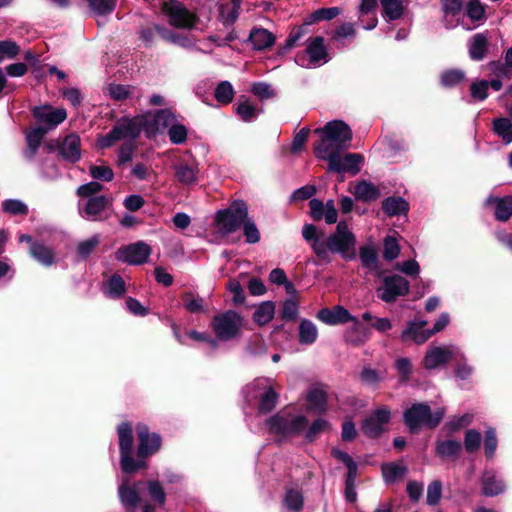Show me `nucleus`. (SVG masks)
<instances>
[{
	"mask_svg": "<svg viewBox=\"0 0 512 512\" xmlns=\"http://www.w3.org/2000/svg\"><path fill=\"white\" fill-rule=\"evenodd\" d=\"M156 30L159 33V36L167 42L176 44L178 46L184 48H192L194 47L193 42L186 35H182L171 30H168L166 27L162 25H157Z\"/></svg>",
	"mask_w": 512,
	"mask_h": 512,
	"instance_id": "2f4dec72",
	"label": "nucleus"
},
{
	"mask_svg": "<svg viewBox=\"0 0 512 512\" xmlns=\"http://www.w3.org/2000/svg\"><path fill=\"white\" fill-rule=\"evenodd\" d=\"M60 154L66 161L78 162L81 159L80 137L75 133L67 135L60 146Z\"/></svg>",
	"mask_w": 512,
	"mask_h": 512,
	"instance_id": "b1692460",
	"label": "nucleus"
},
{
	"mask_svg": "<svg viewBox=\"0 0 512 512\" xmlns=\"http://www.w3.org/2000/svg\"><path fill=\"white\" fill-rule=\"evenodd\" d=\"M168 137L175 145L183 144L187 140V128L178 122H174L168 128Z\"/></svg>",
	"mask_w": 512,
	"mask_h": 512,
	"instance_id": "864d4df0",
	"label": "nucleus"
},
{
	"mask_svg": "<svg viewBox=\"0 0 512 512\" xmlns=\"http://www.w3.org/2000/svg\"><path fill=\"white\" fill-rule=\"evenodd\" d=\"M483 493L487 496H496L505 489L504 482L497 478L494 471H485L482 476Z\"/></svg>",
	"mask_w": 512,
	"mask_h": 512,
	"instance_id": "c756f323",
	"label": "nucleus"
},
{
	"mask_svg": "<svg viewBox=\"0 0 512 512\" xmlns=\"http://www.w3.org/2000/svg\"><path fill=\"white\" fill-rule=\"evenodd\" d=\"M234 88L229 81H221L215 88L214 97L215 99L223 104L227 105L232 102L234 98Z\"/></svg>",
	"mask_w": 512,
	"mask_h": 512,
	"instance_id": "de8ad7c7",
	"label": "nucleus"
},
{
	"mask_svg": "<svg viewBox=\"0 0 512 512\" xmlns=\"http://www.w3.org/2000/svg\"><path fill=\"white\" fill-rule=\"evenodd\" d=\"M275 314V304L272 301L261 303L253 314L254 321L259 325L269 323Z\"/></svg>",
	"mask_w": 512,
	"mask_h": 512,
	"instance_id": "79ce46f5",
	"label": "nucleus"
},
{
	"mask_svg": "<svg viewBox=\"0 0 512 512\" xmlns=\"http://www.w3.org/2000/svg\"><path fill=\"white\" fill-rule=\"evenodd\" d=\"M162 12L167 16L168 23L175 28L190 30L198 22V17L195 13L188 10L181 2L175 0L163 2Z\"/></svg>",
	"mask_w": 512,
	"mask_h": 512,
	"instance_id": "1a4fd4ad",
	"label": "nucleus"
},
{
	"mask_svg": "<svg viewBox=\"0 0 512 512\" xmlns=\"http://www.w3.org/2000/svg\"><path fill=\"white\" fill-rule=\"evenodd\" d=\"M489 45L487 32L476 33L468 41V53L472 60L481 61L485 58Z\"/></svg>",
	"mask_w": 512,
	"mask_h": 512,
	"instance_id": "393cba45",
	"label": "nucleus"
},
{
	"mask_svg": "<svg viewBox=\"0 0 512 512\" xmlns=\"http://www.w3.org/2000/svg\"><path fill=\"white\" fill-rule=\"evenodd\" d=\"M461 443L457 440H443L436 444V453L442 458L456 457L461 450Z\"/></svg>",
	"mask_w": 512,
	"mask_h": 512,
	"instance_id": "37998d69",
	"label": "nucleus"
},
{
	"mask_svg": "<svg viewBox=\"0 0 512 512\" xmlns=\"http://www.w3.org/2000/svg\"><path fill=\"white\" fill-rule=\"evenodd\" d=\"M407 2L404 0H380L384 17L391 21L400 19L404 14Z\"/></svg>",
	"mask_w": 512,
	"mask_h": 512,
	"instance_id": "473e14b6",
	"label": "nucleus"
},
{
	"mask_svg": "<svg viewBox=\"0 0 512 512\" xmlns=\"http://www.w3.org/2000/svg\"><path fill=\"white\" fill-rule=\"evenodd\" d=\"M236 114L245 122L255 120L260 114V110L256 105L251 104L248 100L239 101L235 106Z\"/></svg>",
	"mask_w": 512,
	"mask_h": 512,
	"instance_id": "a18cd8bd",
	"label": "nucleus"
},
{
	"mask_svg": "<svg viewBox=\"0 0 512 512\" xmlns=\"http://www.w3.org/2000/svg\"><path fill=\"white\" fill-rule=\"evenodd\" d=\"M45 134L46 130L43 127L33 128L26 134L27 148L24 151V157L27 160L34 158Z\"/></svg>",
	"mask_w": 512,
	"mask_h": 512,
	"instance_id": "cd10ccee",
	"label": "nucleus"
},
{
	"mask_svg": "<svg viewBox=\"0 0 512 512\" xmlns=\"http://www.w3.org/2000/svg\"><path fill=\"white\" fill-rule=\"evenodd\" d=\"M102 290L107 297L120 298L126 291L123 278L119 275H112L109 280L103 284Z\"/></svg>",
	"mask_w": 512,
	"mask_h": 512,
	"instance_id": "e433bc0d",
	"label": "nucleus"
},
{
	"mask_svg": "<svg viewBox=\"0 0 512 512\" xmlns=\"http://www.w3.org/2000/svg\"><path fill=\"white\" fill-rule=\"evenodd\" d=\"M184 307L191 313H197L203 310V299L191 292L183 296Z\"/></svg>",
	"mask_w": 512,
	"mask_h": 512,
	"instance_id": "0e129e2a",
	"label": "nucleus"
},
{
	"mask_svg": "<svg viewBox=\"0 0 512 512\" xmlns=\"http://www.w3.org/2000/svg\"><path fill=\"white\" fill-rule=\"evenodd\" d=\"M320 159L328 161V170L335 172H349L356 175L360 170V164L363 162V157L360 154L349 153L340 156V152H334L321 157Z\"/></svg>",
	"mask_w": 512,
	"mask_h": 512,
	"instance_id": "2eb2a0df",
	"label": "nucleus"
},
{
	"mask_svg": "<svg viewBox=\"0 0 512 512\" xmlns=\"http://www.w3.org/2000/svg\"><path fill=\"white\" fill-rule=\"evenodd\" d=\"M172 168L174 170L175 178L179 183L183 185H191L197 181L199 169L196 163H177L174 164Z\"/></svg>",
	"mask_w": 512,
	"mask_h": 512,
	"instance_id": "bb28decb",
	"label": "nucleus"
},
{
	"mask_svg": "<svg viewBox=\"0 0 512 512\" xmlns=\"http://www.w3.org/2000/svg\"><path fill=\"white\" fill-rule=\"evenodd\" d=\"M440 80L444 87L451 88L465 80V73L460 69L446 70L442 72Z\"/></svg>",
	"mask_w": 512,
	"mask_h": 512,
	"instance_id": "8fccbe9b",
	"label": "nucleus"
},
{
	"mask_svg": "<svg viewBox=\"0 0 512 512\" xmlns=\"http://www.w3.org/2000/svg\"><path fill=\"white\" fill-rule=\"evenodd\" d=\"M248 217V207L242 200H235L224 210H219L215 222L219 231L230 234L239 229Z\"/></svg>",
	"mask_w": 512,
	"mask_h": 512,
	"instance_id": "423d86ee",
	"label": "nucleus"
},
{
	"mask_svg": "<svg viewBox=\"0 0 512 512\" xmlns=\"http://www.w3.org/2000/svg\"><path fill=\"white\" fill-rule=\"evenodd\" d=\"M92 178L100 181L110 182L114 178V172L109 166L92 165L89 168Z\"/></svg>",
	"mask_w": 512,
	"mask_h": 512,
	"instance_id": "bf43d9fd",
	"label": "nucleus"
},
{
	"mask_svg": "<svg viewBox=\"0 0 512 512\" xmlns=\"http://www.w3.org/2000/svg\"><path fill=\"white\" fill-rule=\"evenodd\" d=\"M284 504L291 512H298L303 506V496L298 490H287L284 498Z\"/></svg>",
	"mask_w": 512,
	"mask_h": 512,
	"instance_id": "603ef678",
	"label": "nucleus"
},
{
	"mask_svg": "<svg viewBox=\"0 0 512 512\" xmlns=\"http://www.w3.org/2000/svg\"><path fill=\"white\" fill-rule=\"evenodd\" d=\"M315 132L322 134L319 143L314 148L317 158L340 152L349 146L352 139L350 127L339 120L330 121L323 128L316 129Z\"/></svg>",
	"mask_w": 512,
	"mask_h": 512,
	"instance_id": "f03ea898",
	"label": "nucleus"
},
{
	"mask_svg": "<svg viewBox=\"0 0 512 512\" xmlns=\"http://www.w3.org/2000/svg\"><path fill=\"white\" fill-rule=\"evenodd\" d=\"M465 14L472 22H477L478 25L487 18L486 7L479 0L468 1L465 6Z\"/></svg>",
	"mask_w": 512,
	"mask_h": 512,
	"instance_id": "a19ab883",
	"label": "nucleus"
},
{
	"mask_svg": "<svg viewBox=\"0 0 512 512\" xmlns=\"http://www.w3.org/2000/svg\"><path fill=\"white\" fill-rule=\"evenodd\" d=\"M359 258L362 266L367 270L373 271L378 268V253L372 244L360 247Z\"/></svg>",
	"mask_w": 512,
	"mask_h": 512,
	"instance_id": "4c0bfd02",
	"label": "nucleus"
},
{
	"mask_svg": "<svg viewBox=\"0 0 512 512\" xmlns=\"http://www.w3.org/2000/svg\"><path fill=\"white\" fill-rule=\"evenodd\" d=\"M330 427L329 422L325 419H316L308 428L306 427L304 438L306 442L315 441L323 432L328 430Z\"/></svg>",
	"mask_w": 512,
	"mask_h": 512,
	"instance_id": "09e8293b",
	"label": "nucleus"
},
{
	"mask_svg": "<svg viewBox=\"0 0 512 512\" xmlns=\"http://www.w3.org/2000/svg\"><path fill=\"white\" fill-rule=\"evenodd\" d=\"M383 257L385 260L392 261L400 254V246L394 236H387L383 243Z\"/></svg>",
	"mask_w": 512,
	"mask_h": 512,
	"instance_id": "5fc2aeb1",
	"label": "nucleus"
},
{
	"mask_svg": "<svg viewBox=\"0 0 512 512\" xmlns=\"http://www.w3.org/2000/svg\"><path fill=\"white\" fill-rule=\"evenodd\" d=\"M445 414V408H439L432 412L424 403L413 404L404 411L403 420L411 433L417 432L421 427L435 428L441 422Z\"/></svg>",
	"mask_w": 512,
	"mask_h": 512,
	"instance_id": "39448f33",
	"label": "nucleus"
},
{
	"mask_svg": "<svg viewBox=\"0 0 512 512\" xmlns=\"http://www.w3.org/2000/svg\"><path fill=\"white\" fill-rule=\"evenodd\" d=\"M278 394L272 387H268L261 395L258 405V411L262 414L271 412L277 405Z\"/></svg>",
	"mask_w": 512,
	"mask_h": 512,
	"instance_id": "49530a36",
	"label": "nucleus"
},
{
	"mask_svg": "<svg viewBox=\"0 0 512 512\" xmlns=\"http://www.w3.org/2000/svg\"><path fill=\"white\" fill-rule=\"evenodd\" d=\"M150 254V246L143 241H138L118 249L115 256L118 261L139 265L145 263Z\"/></svg>",
	"mask_w": 512,
	"mask_h": 512,
	"instance_id": "f3484780",
	"label": "nucleus"
},
{
	"mask_svg": "<svg viewBox=\"0 0 512 512\" xmlns=\"http://www.w3.org/2000/svg\"><path fill=\"white\" fill-rule=\"evenodd\" d=\"M489 82L486 80L475 81L470 86L471 97L476 101H483L488 96Z\"/></svg>",
	"mask_w": 512,
	"mask_h": 512,
	"instance_id": "680f3d73",
	"label": "nucleus"
},
{
	"mask_svg": "<svg viewBox=\"0 0 512 512\" xmlns=\"http://www.w3.org/2000/svg\"><path fill=\"white\" fill-rule=\"evenodd\" d=\"M329 60L327 49L322 37H315L308 41L304 53L295 57L296 63L305 68H314L327 63Z\"/></svg>",
	"mask_w": 512,
	"mask_h": 512,
	"instance_id": "9d476101",
	"label": "nucleus"
},
{
	"mask_svg": "<svg viewBox=\"0 0 512 512\" xmlns=\"http://www.w3.org/2000/svg\"><path fill=\"white\" fill-rule=\"evenodd\" d=\"M111 201L106 196H94L78 203L79 214L88 221H102L109 217Z\"/></svg>",
	"mask_w": 512,
	"mask_h": 512,
	"instance_id": "9b49d317",
	"label": "nucleus"
},
{
	"mask_svg": "<svg viewBox=\"0 0 512 512\" xmlns=\"http://www.w3.org/2000/svg\"><path fill=\"white\" fill-rule=\"evenodd\" d=\"M31 256L44 266H51L54 263V252L51 248L41 244L32 243L30 246Z\"/></svg>",
	"mask_w": 512,
	"mask_h": 512,
	"instance_id": "c9c22d12",
	"label": "nucleus"
},
{
	"mask_svg": "<svg viewBox=\"0 0 512 512\" xmlns=\"http://www.w3.org/2000/svg\"><path fill=\"white\" fill-rule=\"evenodd\" d=\"M395 368L399 375L400 382L404 383L410 379L412 374V364L408 358H398L395 361Z\"/></svg>",
	"mask_w": 512,
	"mask_h": 512,
	"instance_id": "052dcab7",
	"label": "nucleus"
},
{
	"mask_svg": "<svg viewBox=\"0 0 512 512\" xmlns=\"http://www.w3.org/2000/svg\"><path fill=\"white\" fill-rule=\"evenodd\" d=\"M492 130L505 145L512 142V122L509 118L494 119Z\"/></svg>",
	"mask_w": 512,
	"mask_h": 512,
	"instance_id": "f704fd0d",
	"label": "nucleus"
},
{
	"mask_svg": "<svg viewBox=\"0 0 512 512\" xmlns=\"http://www.w3.org/2000/svg\"><path fill=\"white\" fill-rule=\"evenodd\" d=\"M381 192L377 186L368 181L358 182L354 188V195L357 200L363 202L373 201L379 198Z\"/></svg>",
	"mask_w": 512,
	"mask_h": 512,
	"instance_id": "7c9ffc66",
	"label": "nucleus"
},
{
	"mask_svg": "<svg viewBox=\"0 0 512 512\" xmlns=\"http://www.w3.org/2000/svg\"><path fill=\"white\" fill-rule=\"evenodd\" d=\"M275 36L267 29L254 27L249 34V41L255 50L261 51L272 47L275 43Z\"/></svg>",
	"mask_w": 512,
	"mask_h": 512,
	"instance_id": "a878e982",
	"label": "nucleus"
},
{
	"mask_svg": "<svg viewBox=\"0 0 512 512\" xmlns=\"http://www.w3.org/2000/svg\"><path fill=\"white\" fill-rule=\"evenodd\" d=\"M140 133L141 120L124 118L118 121L109 133L97 139V146L101 149L109 148L123 139L134 140Z\"/></svg>",
	"mask_w": 512,
	"mask_h": 512,
	"instance_id": "0eeeda50",
	"label": "nucleus"
},
{
	"mask_svg": "<svg viewBox=\"0 0 512 512\" xmlns=\"http://www.w3.org/2000/svg\"><path fill=\"white\" fill-rule=\"evenodd\" d=\"M307 401L309 408L318 413H323L327 408V396L324 390L313 388L308 392Z\"/></svg>",
	"mask_w": 512,
	"mask_h": 512,
	"instance_id": "58836bf2",
	"label": "nucleus"
},
{
	"mask_svg": "<svg viewBox=\"0 0 512 512\" xmlns=\"http://www.w3.org/2000/svg\"><path fill=\"white\" fill-rule=\"evenodd\" d=\"M407 472V468L404 465L390 462L382 465V474L386 483H393L398 478L403 477Z\"/></svg>",
	"mask_w": 512,
	"mask_h": 512,
	"instance_id": "c03bdc74",
	"label": "nucleus"
},
{
	"mask_svg": "<svg viewBox=\"0 0 512 512\" xmlns=\"http://www.w3.org/2000/svg\"><path fill=\"white\" fill-rule=\"evenodd\" d=\"M391 412L385 407L377 408L364 422L362 430L368 437L374 438L379 436L384 430L385 425L390 421Z\"/></svg>",
	"mask_w": 512,
	"mask_h": 512,
	"instance_id": "6ab92c4d",
	"label": "nucleus"
},
{
	"mask_svg": "<svg viewBox=\"0 0 512 512\" xmlns=\"http://www.w3.org/2000/svg\"><path fill=\"white\" fill-rule=\"evenodd\" d=\"M355 35L356 31L354 25L352 23H343L334 30L332 39L335 42L344 45L345 40L351 41L355 38Z\"/></svg>",
	"mask_w": 512,
	"mask_h": 512,
	"instance_id": "3c124183",
	"label": "nucleus"
},
{
	"mask_svg": "<svg viewBox=\"0 0 512 512\" xmlns=\"http://www.w3.org/2000/svg\"><path fill=\"white\" fill-rule=\"evenodd\" d=\"M484 204L487 207H494L495 219L500 222H506L512 216V195L504 197L489 195Z\"/></svg>",
	"mask_w": 512,
	"mask_h": 512,
	"instance_id": "4be33fe9",
	"label": "nucleus"
},
{
	"mask_svg": "<svg viewBox=\"0 0 512 512\" xmlns=\"http://www.w3.org/2000/svg\"><path fill=\"white\" fill-rule=\"evenodd\" d=\"M210 325L217 342H228L241 336L244 319L237 311L228 310L216 314Z\"/></svg>",
	"mask_w": 512,
	"mask_h": 512,
	"instance_id": "20e7f679",
	"label": "nucleus"
},
{
	"mask_svg": "<svg viewBox=\"0 0 512 512\" xmlns=\"http://www.w3.org/2000/svg\"><path fill=\"white\" fill-rule=\"evenodd\" d=\"M90 8L98 15L110 14L116 7L117 0H87Z\"/></svg>",
	"mask_w": 512,
	"mask_h": 512,
	"instance_id": "6e6d98bb",
	"label": "nucleus"
},
{
	"mask_svg": "<svg viewBox=\"0 0 512 512\" xmlns=\"http://www.w3.org/2000/svg\"><path fill=\"white\" fill-rule=\"evenodd\" d=\"M100 238L99 235H94L89 239H86L78 244L77 253L80 257L86 258L88 257L92 251L99 244Z\"/></svg>",
	"mask_w": 512,
	"mask_h": 512,
	"instance_id": "69168bd1",
	"label": "nucleus"
},
{
	"mask_svg": "<svg viewBox=\"0 0 512 512\" xmlns=\"http://www.w3.org/2000/svg\"><path fill=\"white\" fill-rule=\"evenodd\" d=\"M308 420L304 415L278 412L265 421L268 432L279 440L295 437L304 432Z\"/></svg>",
	"mask_w": 512,
	"mask_h": 512,
	"instance_id": "7ed1b4c3",
	"label": "nucleus"
},
{
	"mask_svg": "<svg viewBox=\"0 0 512 512\" xmlns=\"http://www.w3.org/2000/svg\"><path fill=\"white\" fill-rule=\"evenodd\" d=\"M382 209L388 216L407 214L409 203L403 197L390 196L382 201Z\"/></svg>",
	"mask_w": 512,
	"mask_h": 512,
	"instance_id": "c85d7f7f",
	"label": "nucleus"
},
{
	"mask_svg": "<svg viewBox=\"0 0 512 512\" xmlns=\"http://www.w3.org/2000/svg\"><path fill=\"white\" fill-rule=\"evenodd\" d=\"M317 318L328 325H337L347 323L349 321L357 323V320L349 313V311L340 305L334 306L332 309L323 308L319 310Z\"/></svg>",
	"mask_w": 512,
	"mask_h": 512,
	"instance_id": "412c9836",
	"label": "nucleus"
},
{
	"mask_svg": "<svg viewBox=\"0 0 512 512\" xmlns=\"http://www.w3.org/2000/svg\"><path fill=\"white\" fill-rule=\"evenodd\" d=\"M251 92L260 100H266L275 96L271 86L265 82H255L252 84Z\"/></svg>",
	"mask_w": 512,
	"mask_h": 512,
	"instance_id": "338daca9",
	"label": "nucleus"
},
{
	"mask_svg": "<svg viewBox=\"0 0 512 512\" xmlns=\"http://www.w3.org/2000/svg\"><path fill=\"white\" fill-rule=\"evenodd\" d=\"M242 225L246 242L249 244L258 243L260 241V232L256 224L252 220L246 218Z\"/></svg>",
	"mask_w": 512,
	"mask_h": 512,
	"instance_id": "e2e57ef3",
	"label": "nucleus"
},
{
	"mask_svg": "<svg viewBox=\"0 0 512 512\" xmlns=\"http://www.w3.org/2000/svg\"><path fill=\"white\" fill-rule=\"evenodd\" d=\"M119 447L121 454V469L125 473H132L145 466L144 461H135L132 458L133 434L129 423H122L118 429Z\"/></svg>",
	"mask_w": 512,
	"mask_h": 512,
	"instance_id": "6e6552de",
	"label": "nucleus"
},
{
	"mask_svg": "<svg viewBox=\"0 0 512 512\" xmlns=\"http://www.w3.org/2000/svg\"><path fill=\"white\" fill-rule=\"evenodd\" d=\"M33 116L36 121L46 130V133L55 129L67 118L64 108H53L50 105L37 106L33 109Z\"/></svg>",
	"mask_w": 512,
	"mask_h": 512,
	"instance_id": "dca6fc26",
	"label": "nucleus"
},
{
	"mask_svg": "<svg viewBox=\"0 0 512 512\" xmlns=\"http://www.w3.org/2000/svg\"><path fill=\"white\" fill-rule=\"evenodd\" d=\"M240 1L231 0L220 7V17L225 25H232L239 16Z\"/></svg>",
	"mask_w": 512,
	"mask_h": 512,
	"instance_id": "ea45409f",
	"label": "nucleus"
},
{
	"mask_svg": "<svg viewBox=\"0 0 512 512\" xmlns=\"http://www.w3.org/2000/svg\"><path fill=\"white\" fill-rule=\"evenodd\" d=\"M2 208L5 212L11 215H27V205L18 199H7L2 203Z\"/></svg>",
	"mask_w": 512,
	"mask_h": 512,
	"instance_id": "13d9d810",
	"label": "nucleus"
},
{
	"mask_svg": "<svg viewBox=\"0 0 512 512\" xmlns=\"http://www.w3.org/2000/svg\"><path fill=\"white\" fill-rule=\"evenodd\" d=\"M409 282L400 275L386 276L381 286L377 289L378 297L387 303L394 302L398 297L405 296L409 292Z\"/></svg>",
	"mask_w": 512,
	"mask_h": 512,
	"instance_id": "f8f14e48",
	"label": "nucleus"
},
{
	"mask_svg": "<svg viewBox=\"0 0 512 512\" xmlns=\"http://www.w3.org/2000/svg\"><path fill=\"white\" fill-rule=\"evenodd\" d=\"M134 119L141 120V131L148 137L156 135L159 131L169 128L176 122L175 115L167 109L158 110L153 115L138 116Z\"/></svg>",
	"mask_w": 512,
	"mask_h": 512,
	"instance_id": "ddd939ff",
	"label": "nucleus"
},
{
	"mask_svg": "<svg viewBox=\"0 0 512 512\" xmlns=\"http://www.w3.org/2000/svg\"><path fill=\"white\" fill-rule=\"evenodd\" d=\"M136 431L139 439L138 458H145L156 453L161 446L160 436L156 433H150L148 427L143 423L137 424Z\"/></svg>",
	"mask_w": 512,
	"mask_h": 512,
	"instance_id": "a211bd4d",
	"label": "nucleus"
},
{
	"mask_svg": "<svg viewBox=\"0 0 512 512\" xmlns=\"http://www.w3.org/2000/svg\"><path fill=\"white\" fill-rule=\"evenodd\" d=\"M144 482H138L129 486L128 480L123 481L119 486V498L127 511H134L141 501L140 491L144 488Z\"/></svg>",
	"mask_w": 512,
	"mask_h": 512,
	"instance_id": "aec40b11",
	"label": "nucleus"
},
{
	"mask_svg": "<svg viewBox=\"0 0 512 512\" xmlns=\"http://www.w3.org/2000/svg\"><path fill=\"white\" fill-rule=\"evenodd\" d=\"M453 358L465 360L463 354L455 346H434L427 350L423 365L425 369L432 370L445 365Z\"/></svg>",
	"mask_w": 512,
	"mask_h": 512,
	"instance_id": "4468645a",
	"label": "nucleus"
},
{
	"mask_svg": "<svg viewBox=\"0 0 512 512\" xmlns=\"http://www.w3.org/2000/svg\"><path fill=\"white\" fill-rule=\"evenodd\" d=\"M298 336L301 344L311 345L317 340L318 329L312 321L302 319L299 324Z\"/></svg>",
	"mask_w": 512,
	"mask_h": 512,
	"instance_id": "72a5a7b5",
	"label": "nucleus"
},
{
	"mask_svg": "<svg viewBox=\"0 0 512 512\" xmlns=\"http://www.w3.org/2000/svg\"><path fill=\"white\" fill-rule=\"evenodd\" d=\"M481 433L475 429H469L465 433L464 446L467 452L473 453L477 451L481 445Z\"/></svg>",
	"mask_w": 512,
	"mask_h": 512,
	"instance_id": "4d7b16f0",
	"label": "nucleus"
},
{
	"mask_svg": "<svg viewBox=\"0 0 512 512\" xmlns=\"http://www.w3.org/2000/svg\"><path fill=\"white\" fill-rule=\"evenodd\" d=\"M356 242V236L347 222L340 221L335 232L313 244V252L319 262L324 264L331 263V254H339L345 261H353L357 257Z\"/></svg>",
	"mask_w": 512,
	"mask_h": 512,
	"instance_id": "f257e3e1",
	"label": "nucleus"
},
{
	"mask_svg": "<svg viewBox=\"0 0 512 512\" xmlns=\"http://www.w3.org/2000/svg\"><path fill=\"white\" fill-rule=\"evenodd\" d=\"M426 324L427 322L424 320L410 321L406 329H404L401 333V339L404 341L412 340L416 344H422L426 342L432 335V332H429L430 330L424 329Z\"/></svg>",
	"mask_w": 512,
	"mask_h": 512,
	"instance_id": "5701e85b",
	"label": "nucleus"
},
{
	"mask_svg": "<svg viewBox=\"0 0 512 512\" xmlns=\"http://www.w3.org/2000/svg\"><path fill=\"white\" fill-rule=\"evenodd\" d=\"M20 51L19 46L14 41H0V56L2 61L15 58Z\"/></svg>",
	"mask_w": 512,
	"mask_h": 512,
	"instance_id": "774afa93",
	"label": "nucleus"
}]
</instances>
